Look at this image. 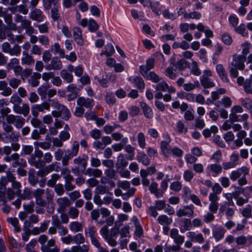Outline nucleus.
<instances>
[{"mask_svg": "<svg viewBox=\"0 0 252 252\" xmlns=\"http://www.w3.org/2000/svg\"><path fill=\"white\" fill-rule=\"evenodd\" d=\"M2 128L4 132L1 133V140L3 143H17L19 141L20 134L18 132L14 131L11 125L3 122Z\"/></svg>", "mask_w": 252, "mask_h": 252, "instance_id": "obj_1", "label": "nucleus"}, {"mask_svg": "<svg viewBox=\"0 0 252 252\" xmlns=\"http://www.w3.org/2000/svg\"><path fill=\"white\" fill-rule=\"evenodd\" d=\"M246 61V57L244 55H234L233 56L232 61L228 66L231 77L233 78L238 77V70H243L244 69Z\"/></svg>", "mask_w": 252, "mask_h": 252, "instance_id": "obj_2", "label": "nucleus"}, {"mask_svg": "<svg viewBox=\"0 0 252 252\" xmlns=\"http://www.w3.org/2000/svg\"><path fill=\"white\" fill-rule=\"evenodd\" d=\"M88 157L83 156V157H78L73 160L74 164L76 166L72 168V172L75 175L79 176L81 173H84L87 166Z\"/></svg>", "mask_w": 252, "mask_h": 252, "instance_id": "obj_3", "label": "nucleus"}, {"mask_svg": "<svg viewBox=\"0 0 252 252\" xmlns=\"http://www.w3.org/2000/svg\"><path fill=\"white\" fill-rule=\"evenodd\" d=\"M53 160V156L50 153H46L43 156V160L38 159L36 160L34 156L31 155L29 159V163L30 165L34 166L36 168L44 167L46 163H50Z\"/></svg>", "mask_w": 252, "mask_h": 252, "instance_id": "obj_4", "label": "nucleus"}, {"mask_svg": "<svg viewBox=\"0 0 252 252\" xmlns=\"http://www.w3.org/2000/svg\"><path fill=\"white\" fill-rule=\"evenodd\" d=\"M212 75V72L210 69L203 71L202 75L200 77V81L204 88H211L215 86V83L210 78Z\"/></svg>", "mask_w": 252, "mask_h": 252, "instance_id": "obj_5", "label": "nucleus"}, {"mask_svg": "<svg viewBox=\"0 0 252 252\" xmlns=\"http://www.w3.org/2000/svg\"><path fill=\"white\" fill-rule=\"evenodd\" d=\"M6 124L9 125L13 124L17 129H20L23 127L25 123V119L21 116L10 114L6 116Z\"/></svg>", "mask_w": 252, "mask_h": 252, "instance_id": "obj_6", "label": "nucleus"}, {"mask_svg": "<svg viewBox=\"0 0 252 252\" xmlns=\"http://www.w3.org/2000/svg\"><path fill=\"white\" fill-rule=\"evenodd\" d=\"M4 160L6 162L13 161L12 166L13 167H17V166H25L27 164L26 161L23 158H20L19 155L15 153L10 156L5 157Z\"/></svg>", "mask_w": 252, "mask_h": 252, "instance_id": "obj_7", "label": "nucleus"}, {"mask_svg": "<svg viewBox=\"0 0 252 252\" xmlns=\"http://www.w3.org/2000/svg\"><path fill=\"white\" fill-rule=\"evenodd\" d=\"M194 207L192 204L186 205L176 211V216L179 218L191 217L194 215Z\"/></svg>", "mask_w": 252, "mask_h": 252, "instance_id": "obj_8", "label": "nucleus"}, {"mask_svg": "<svg viewBox=\"0 0 252 252\" xmlns=\"http://www.w3.org/2000/svg\"><path fill=\"white\" fill-rule=\"evenodd\" d=\"M50 104L47 102H44L41 104L33 105L32 106V114L34 117H37L39 112H45V110L49 111Z\"/></svg>", "mask_w": 252, "mask_h": 252, "instance_id": "obj_9", "label": "nucleus"}, {"mask_svg": "<svg viewBox=\"0 0 252 252\" xmlns=\"http://www.w3.org/2000/svg\"><path fill=\"white\" fill-rule=\"evenodd\" d=\"M164 137L165 140L160 142V149L165 156L169 157L171 156V138L168 134L164 135Z\"/></svg>", "mask_w": 252, "mask_h": 252, "instance_id": "obj_10", "label": "nucleus"}, {"mask_svg": "<svg viewBox=\"0 0 252 252\" xmlns=\"http://www.w3.org/2000/svg\"><path fill=\"white\" fill-rule=\"evenodd\" d=\"M249 173V169L246 166H243L232 171L229 175V177L231 181H235L238 180L242 174L247 175Z\"/></svg>", "mask_w": 252, "mask_h": 252, "instance_id": "obj_11", "label": "nucleus"}, {"mask_svg": "<svg viewBox=\"0 0 252 252\" xmlns=\"http://www.w3.org/2000/svg\"><path fill=\"white\" fill-rule=\"evenodd\" d=\"M62 62L58 57H53L50 63L45 65V68L47 70H60L62 69Z\"/></svg>", "mask_w": 252, "mask_h": 252, "instance_id": "obj_12", "label": "nucleus"}, {"mask_svg": "<svg viewBox=\"0 0 252 252\" xmlns=\"http://www.w3.org/2000/svg\"><path fill=\"white\" fill-rule=\"evenodd\" d=\"M230 206H232L226 203H222L219 208V213L225 215L227 219H232L235 213V209L231 208Z\"/></svg>", "mask_w": 252, "mask_h": 252, "instance_id": "obj_13", "label": "nucleus"}, {"mask_svg": "<svg viewBox=\"0 0 252 252\" xmlns=\"http://www.w3.org/2000/svg\"><path fill=\"white\" fill-rule=\"evenodd\" d=\"M219 197L214 193H210L209 196L210 204L209 209L211 212L216 213L219 207Z\"/></svg>", "mask_w": 252, "mask_h": 252, "instance_id": "obj_14", "label": "nucleus"}, {"mask_svg": "<svg viewBox=\"0 0 252 252\" xmlns=\"http://www.w3.org/2000/svg\"><path fill=\"white\" fill-rule=\"evenodd\" d=\"M77 104L82 108L85 107L86 109L91 110L94 105V101L92 98L79 97L77 100Z\"/></svg>", "mask_w": 252, "mask_h": 252, "instance_id": "obj_15", "label": "nucleus"}, {"mask_svg": "<svg viewBox=\"0 0 252 252\" xmlns=\"http://www.w3.org/2000/svg\"><path fill=\"white\" fill-rule=\"evenodd\" d=\"M29 17L32 20L38 22L43 21L45 18L43 12L40 9L37 8L32 9Z\"/></svg>", "mask_w": 252, "mask_h": 252, "instance_id": "obj_16", "label": "nucleus"}, {"mask_svg": "<svg viewBox=\"0 0 252 252\" xmlns=\"http://www.w3.org/2000/svg\"><path fill=\"white\" fill-rule=\"evenodd\" d=\"M187 237L192 242L202 244L205 241L203 235L200 233H196L194 231H189L186 234Z\"/></svg>", "mask_w": 252, "mask_h": 252, "instance_id": "obj_17", "label": "nucleus"}, {"mask_svg": "<svg viewBox=\"0 0 252 252\" xmlns=\"http://www.w3.org/2000/svg\"><path fill=\"white\" fill-rule=\"evenodd\" d=\"M57 202L59 205V207L57 209V211L59 213L63 212L65 209L71 204L70 200L66 197L59 198L57 200Z\"/></svg>", "mask_w": 252, "mask_h": 252, "instance_id": "obj_18", "label": "nucleus"}, {"mask_svg": "<svg viewBox=\"0 0 252 252\" xmlns=\"http://www.w3.org/2000/svg\"><path fill=\"white\" fill-rule=\"evenodd\" d=\"M225 232L226 230L222 226H216L212 230L213 236L217 242L224 237Z\"/></svg>", "mask_w": 252, "mask_h": 252, "instance_id": "obj_19", "label": "nucleus"}, {"mask_svg": "<svg viewBox=\"0 0 252 252\" xmlns=\"http://www.w3.org/2000/svg\"><path fill=\"white\" fill-rule=\"evenodd\" d=\"M170 236L174 240V243L177 245H180L184 242V236L179 234V231L177 228H173L171 230Z\"/></svg>", "mask_w": 252, "mask_h": 252, "instance_id": "obj_20", "label": "nucleus"}, {"mask_svg": "<svg viewBox=\"0 0 252 252\" xmlns=\"http://www.w3.org/2000/svg\"><path fill=\"white\" fill-rule=\"evenodd\" d=\"M13 109L15 113L23 114L24 116H27L30 113V106L26 103L23 104L22 106L15 104L13 107Z\"/></svg>", "mask_w": 252, "mask_h": 252, "instance_id": "obj_21", "label": "nucleus"}, {"mask_svg": "<svg viewBox=\"0 0 252 252\" xmlns=\"http://www.w3.org/2000/svg\"><path fill=\"white\" fill-rule=\"evenodd\" d=\"M135 226L134 234L136 237H141L143 235V230L142 226L141 225L137 217L135 216H133L130 219Z\"/></svg>", "mask_w": 252, "mask_h": 252, "instance_id": "obj_22", "label": "nucleus"}, {"mask_svg": "<svg viewBox=\"0 0 252 252\" xmlns=\"http://www.w3.org/2000/svg\"><path fill=\"white\" fill-rule=\"evenodd\" d=\"M73 34L74 41L80 46H82L84 44L82 37V31L81 29L78 27H75L73 29Z\"/></svg>", "mask_w": 252, "mask_h": 252, "instance_id": "obj_23", "label": "nucleus"}, {"mask_svg": "<svg viewBox=\"0 0 252 252\" xmlns=\"http://www.w3.org/2000/svg\"><path fill=\"white\" fill-rule=\"evenodd\" d=\"M155 61L153 58H149L146 62L145 65H142L139 67V72L141 74H145L146 71H149L154 68Z\"/></svg>", "mask_w": 252, "mask_h": 252, "instance_id": "obj_24", "label": "nucleus"}, {"mask_svg": "<svg viewBox=\"0 0 252 252\" xmlns=\"http://www.w3.org/2000/svg\"><path fill=\"white\" fill-rule=\"evenodd\" d=\"M149 189L152 194L155 195L156 197H161L163 194V191L158 188V184L155 182H152L149 186Z\"/></svg>", "mask_w": 252, "mask_h": 252, "instance_id": "obj_25", "label": "nucleus"}, {"mask_svg": "<svg viewBox=\"0 0 252 252\" xmlns=\"http://www.w3.org/2000/svg\"><path fill=\"white\" fill-rule=\"evenodd\" d=\"M128 80L131 81L139 90H143L145 88V83L143 79L140 76L130 77Z\"/></svg>", "mask_w": 252, "mask_h": 252, "instance_id": "obj_26", "label": "nucleus"}, {"mask_svg": "<svg viewBox=\"0 0 252 252\" xmlns=\"http://www.w3.org/2000/svg\"><path fill=\"white\" fill-rule=\"evenodd\" d=\"M207 169L210 173H213V176L216 177L221 173L222 167L218 164H211L208 165Z\"/></svg>", "mask_w": 252, "mask_h": 252, "instance_id": "obj_27", "label": "nucleus"}, {"mask_svg": "<svg viewBox=\"0 0 252 252\" xmlns=\"http://www.w3.org/2000/svg\"><path fill=\"white\" fill-rule=\"evenodd\" d=\"M20 148V145L18 143H12L11 146H5L3 147V153L8 156L11 153L12 150L17 151Z\"/></svg>", "mask_w": 252, "mask_h": 252, "instance_id": "obj_28", "label": "nucleus"}, {"mask_svg": "<svg viewBox=\"0 0 252 252\" xmlns=\"http://www.w3.org/2000/svg\"><path fill=\"white\" fill-rule=\"evenodd\" d=\"M23 56L21 59V62L23 64L31 65L34 63V60L33 57L28 52L23 51Z\"/></svg>", "mask_w": 252, "mask_h": 252, "instance_id": "obj_29", "label": "nucleus"}, {"mask_svg": "<svg viewBox=\"0 0 252 252\" xmlns=\"http://www.w3.org/2000/svg\"><path fill=\"white\" fill-rule=\"evenodd\" d=\"M216 68V71L221 79L224 82H228L227 75L223 65L221 64H219L217 65Z\"/></svg>", "mask_w": 252, "mask_h": 252, "instance_id": "obj_30", "label": "nucleus"}, {"mask_svg": "<svg viewBox=\"0 0 252 252\" xmlns=\"http://www.w3.org/2000/svg\"><path fill=\"white\" fill-rule=\"evenodd\" d=\"M140 106L144 116L147 118L152 119L153 117V112L150 107L144 102H140Z\"/></svg>", "mask_w": 252, "mask_h": 252, "instance_id": "obj_31", "label": "nucleus"}, {"mask_svg": "<svg viewBox=\"0 0 252 252\" xmlns=\"http://www.w3.org/2000/svg\"><path fill=\"white\" fill-rule=\"evenodd\" d=\"M182 224L180 227V231L182 233L186 231L190 230L192 227L191 220L189 219H184L182 220Z\"/></svg>", "mask_w": 252, "mask_h": 252, "instance_id": "obj_32", "label": "nucleus"}, {"mask_svg": "<svg viewBox=\"0 0 252 252\" xmlns=\"http://www.w3.org/2000/svg\"><path fill=\"white\" fill-rule=\"evenodd\" d=\"M144 78L151 80L154 83H158L159 81V76L154 72L146 71L145 74H141Z\"/></svg>", "mask_w": 252, "mask_h": 252, "instance_id": "obj_33", "label": "nucleus"}, {"mask_svg": "<svg viewBox=\"0 0 252 252\" xmlns=\"http://www.w3.org/2000/svg\"><path fill=\"white\" fill-rule=\"evenodd\" d=\"M137 160L146 166L149 165L150 164L149 158L143 152H140L137 153Z\"/></svg>", "mask_w": 252, "mask_h": 252, "instance_id": "obj_34", "label": "nucleus"}, {"mask_svg": "<svg viewBox=\"0 0 252 252\" xmlns=\"http://www.w3.org/2000/svg\"><path fill=\"white\" fill-rule=\"evenodd\" d=\"M60 75L67 83H70L73 81V75L66 69H63L60 72Z\"/></svg>", "mask_w": 252, "mask_h": 252, "instance_id": "obj_35", "label": "nucleus"}, {"mask_svg": "<svg viewBox=\"0 0 252 252\" xmlns=\"http://www.w3.org/2000/svg\"><path fill=\"white\" fill-rule=\"evenodd\" d=\"M51 49L54 52V54H59L60 57L63 58L65 57V52L63 49H62L58 43H55L51 46Z\"/></svg>", "mask_w": 252, "mask_h": 252, "instance_id": "obj_36", "label": "nucleus"}, {"mask_svg": "<svg viewBox=\"0 0 252 252\" xmlns=\"http://www.w3.org/2000/svg\"><path fill=\"white\" fill-rule=\"evenodd\" d=\"M69 227L72 232H77L82 231L83 225V224L80 222L73 221L70 223Z\"/></svg>", "mask_w": 252, "mask_h": 252, "instance_id": "obj_37", "label": "nucleus"}, {"mask_svg": "<svg viewBox=\"0 0 252 252\" xmlns=\"http://www.w3.org/2000/svg\"><path fill=\"white\" fill-rule=\"evenodd\" d=\"M128 162L126 161L123 154H120L116 162V167L117 168H124L127 166Z\"/></svg>", "mask_w": 252, "mask_h": 252, "instance_id": "obj_38", "label": "nucleus"}, {"mask_svg": "<svg viewBox=\"0 0 252 252\" xmlns=\"http://www.w3.org/2000/svg\"><path fill=\"white\" fill-rule=\"evenodd\" d=\"M41 78V74L34 73L29 80L30 84L33 87L37 86L39 84V79Z\"/></svg>", "mask_w": 252, "mask_h": 252, "instance_id": "obj_39", "label": "nucleus"}, {"mask_svg": "<svg viewBox=\"0 0 252 252\" xmlns=\"http://www.w3.org/2000/svg\"><path fill=\"white\" fill-rule=\"evenodd\" d=\"M199 87L200 84L198 81L194 82L193 83H186L183 85L184 90L187 92L192 91L196 88H199Z\"/></svg>", "mask_w": 252, "mask_h": 252, "instance_id": "obj_40", "label": "nucleus"}, {"mask_svg": "<svg viewBox=\"0 0 252 252\" xmlns=\"http://www.w3.org/2000/svg\"><path fill=\"white\" fill-rule=\"evenodd\" d=\"M137 141L139 146L142 148L144 149L146 147V138L144 133L140 132L137 134Z\"/></svg>", "mask_w": 252, "mask_h": 252, "instance_id": "obj_41", "label": "nucleus"}, {"mask_svg": "<svg viewBox=\"0 0 252 252\" xmlns=\"http://www.w3.org/2000/svg\"><path fill=\"white\" fill-rule=\"evenodd\" d=\"M158 222L161 225H169L172 222V219L166 215H160L158 218Z\"/></svg>", "mask_w": 252, "mask_h": 252, "instance_id": "obj_42", "label": "nucleus"}, {"mask_svg": "<svg viewBox=\"0 0 252 252\" xmlns=\"http://www.w3.org/2000/svg\"><path fill=\"white\" fill-rule=\"evenodd\" d=\"M61 175L58 174H53L51 176V179L47 182V185L50 187H54L56 185V182L61 179Z\"/></svg>", "mask_w": 252, "mask_h": 252, "instance_id": "obj_43", "label": "nucleus"}, {"mask_svg": "<svg viewBox=\"0 0 252 252\" xmlns=\"http://www.w3.org/2000/svg\"><path fill=\"white\" fill-rule=\"evenodd\" d=\"M240 102L242 106L248 110L252 109V99L249 97L241 98Z\"/></svg>", "mask_w": 252, "mask_h": 252, "instance_id": "obj_44", "label": "nucleus"}, {"mask_svg": "<svg viewBox=\"0 0 252 252\" xmlns=\"http://www.w3.org/2000/svg\"><path fill=\"white\" fill-rule=\"evenodd\" d=\"M105 50L102 51L100 53L101 55H105L106 56L109 57L111 56L115 52L114 48L111 44H107L105 46Z\"/></svg>", "mask_w": 252, "mask_h": 252, "instance_id": "obj_45", "label": "nucleus"}, {"mask_svg": "<svg viewBox=\"0 0 252 252\" xmlns=\"http://www.w3.org/2000/svg\"><path fill=\"white\" fill-rule=\"evenodd\" d=\"M248 239L252 240V237L250 236L247 238L244 235H241L236 238L235 242L238 246H244L246 244Z\"/></svg>", "mask_w": 252, "mask_h": 252, "instance_id": "obj_46", "label": "nucleus"}, {"mask_svg": "<svg viewBox=\"0 0 252 252\" xmlns=\"http://www.w3.org/2000/svg\"><path fill=\"white\" fill-rule=\"evenodd\" d=\"M74 156L69 153V150L65 151V154L62 158V162L63 166H67L69 163V161Z\"/></svg>", "mask_w": 252, "mask_h": 252, "instance_id": "obj_47", "label": "nucleus"}, {"mask_svg": "<svg viewBox=\"0 0 252 252\" xmlns=\"http://www.w3.org/2000/svg\"><path fill=\"white\" fill-rule=\"evenodd\" d=\"M61 175L66 180H74L73 177L70 174V171L67 168H63L61 170Z\"/></svg>", "mask_w": 252, "mask_h": 252, "instance_id": "obj_48", "label": "nucleus"}, {"mask_svg": "<svg viewBox=\"0 0 252 252\" xmlns=\"http://www.w3.org/2000/svg\"><path fill=\"white\" fill-rule=\"evenodd\" d=\"M48 88L47 85H42L38 88L37 93L41 98L46 97Z\"/></svg>", "mask_w": 252, "mask_h": 252, "instance_id": "obj_49", "label": "nucleus"}, {"mask_svg": "<svg viewBox=\"0 0 252 252\" xmlns=\"http://www.w3.org/2000/svg\"><path fill=\"white\" fill-rule=\"evenodd\" d=\"M88 25L89 30L92 32H95L99 28L98 25L93 19H90L89 20Z\"/></svg>", "mask_w": 252, "mask_h": 252, "instance_id": "obj_50", "label": "nucleus"}, {"mask_svg": "<svg viewBox=\"0 0 252 252\" xmlns=\"http://www.w3.org/2000/svg\"><path fill=\"white\" fill-rule=\"evenodd\" d=\"M194 174L191 170H186L183 173V178L185 181L189 182L193 178Z\"/></svg>", "mask_w": 252, "mask_h": 252, "instance_id": "obj_51", "label": "nucleus"}, {"mask_svg": "<svg viewBox=\"0 0 252 252\" xmlns=\"http://www.w3.org/2000/svg\"><path fill=\"white\" fill-rule=\"evenodd\" d=\"M85 241V238L82 233H77L73 236V242L80 245L84 243Z\"/></svg>", "mask_w": 252, "mask_h": 252, "instance_id": "obj_52", "label": "nucleus"}, {"mask_svg": "<svg viewBox=\"0 0 252 252\" xmlns=\"http://www.w3.org/2000/svg\"><path fill=\"white\" fill-rule=\"evenodd\" d=\"M176 127L177 131L181 133H186L188 131V128L185 125V124L181 121H178L176 124Z\"/></svg>", "mask_w": 252, "mask_h": 252, "instance_id": "obj_53", "label": "nucleus"}, {"mask_svg": "<svg viewBox=\"0 0 252 252\" xmlns=\"http://www.w3.org/2000/svg\"><path fill=\"white\" fill-rule=\"evenodd\" d=\"M49 222V220H45L43 222L41 223L40 226L39 228L35 227L33 228V230H37V232L36 233V234H39L40 232H44L47 229Z\"/></svg>", "mask_w": 252, "mask_h": 252, "instance_id": "obj_54", "label": "nucleus"}, {"mask_svg": "<svg viewBox=\"0 0 252 252\" xmlns=\"http://www.w3.org/2000/svg\"><path fill=\"white\" fill-rule=\"evenodd\" d=\"M60 112L63 119L65 121H67L71 116L69 109L65 106H64L63 108L60 110Z\"/></svg>", "mask_w": 252, "mask_h": 252, "instance_id": "obj_55", "label": "nucleus"}, {"mask_svg": "<svg viewBox=\"0 0 252 252\" xmlns=\"http://www.w3.org/2000/svg\"><path fill=\"white\" fill-rule=\"evenodd\" d=\"M162 15L165 18L171 20L176 19L177 17L176 13L170 12L168 9H165L162 12Z\"/></svg>", "mask_w": 252, "mask_h": 252, "instance_id": "obj_56", "label": "nucleus"}, {"mask_svg": "<svg viewBox=\"0 0 252 252\" xmlns=\"http://www.w3.org/2000/svg\"><path fill=\"white\" fill-rule=\"evenodd\" d=\"M168 84L164 81H162L156 85L155 89L158 92H166Z\"/></svg>", "mask_w": 252, "mask_h": 252, "instance_id": "obj_57", "label": "nucleus"}, {"mask_svg": "<svg viewBox=\"0 0 252 252\" xmlns=\"http://www.w3.org/2000/svg\"><path fill=\"white\" fill-rule=\"evenodd\" d=\"M79 214V211L75 207H71L69 208L68 215L70 218L75 219L78 218Z\"/></svg>", "mask_w": 252, "mask_h": 252, "instance_id": "obj_58", "label": "nucleus"}, {"mask_svg": "<svg viewBox=\"0 0 252 252\" xmlns=\"http://www.w3.org/2000/svg\"><path fill=\"white\" fill-rule=\"evenodd\" d=\"M182 188V184L179 181H175L172 183L170 186L171 190L175 192L179 191Z\"/></svg>", "mask_w": 252, "mask_h": 252, "instance_id": "obj_59", "label": "nucleus"}, {"mask_svg": "<svg viewBox=\"0 0 252 252\" xmlns=\"http://www.w3.org/2000/svg\"><path fill=\"white\" fill-rule=\"evenodd\" d=\"M79 143L78 141H75L73 143L71 149L69 150V153L74 157L76 156L79 152Z\"/></svg>", "mask_w": 252, "mask_h": 252, "instance_id": "obj_60", "label": "nucleus"}, {"mask_svg": "<svg viewBox=\"0 0 252 252\" xmlns=\"http://www.w3.org/2000/svg\"><path fill=\"white\" fill-rule=\"evenodd\" d=\"M105 100L107 103L109 104H113L116 102V98L112 93H108L105 96Z\"/></svg>", "mask_w": 252, "mask_h": 252, "instance_id": "obj_61", "label": "nucleus"}, {"mask_svg": "<svg viewBox=\"0 0 252 252\" xmlns=\"http://www.w3.org/2000/svg\"><path fill=\"white\" fill-rule=\"evenodd\" d=\"M51 17L53 20L57 21L60 18L58 6H54L51 10Z\"/></svg>", "mask_w": 252, "mask_h": 252, "instance_id": "obj_62", "label": "nucleus"}, {"mask_svg": "<svg viewBox=\"0 0 252 252\" xmlns=\"http://www.w3.org/2000/svg\"><path fill=\"white\" fill-rule=\"evenodd\" d=\"M130 227L128 225L125 226L120 230V234L122 237H130Z\"/></svg>", "mask_w": 252, "mask_h": 252, "instance_id": "obj_63", "label": "nucleus"}, {"mask_svg": "<svg viewBox=\"0 0 252 252\" xmlns=\"http://www.w3.org/2000/svg\"><path fill=\"white\" fill-rule=\"evenodd\" d=\"M19 65V61L17 58L12 59L10 62L7 64V68L8 70L13 69Z\"/></svg>", "mask_w": 252, "mask_h": 252, "instance_id": "obj_64", "label": "nucleus"}]
</instances>
